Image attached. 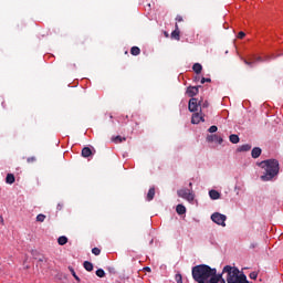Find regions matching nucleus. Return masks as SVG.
Masks as SVG:
<instances>
[{
    "label": "nucleus",
    "mask_w": 283,
    "mask_h": 283,
    "mask_svg": "<svg viewBox=\"0 0 283 283\" xmlns=\"http://www.w3.org/2000/svg\"><path fill=\"white\" fill-rule=\"evenodd\" d=\"M57 242H59L60 247L67 244V237H60L57 239Z\"/></svg>",
    "instance_id": "23"
},
{
    "label": "nucleus",
    "mask_w": 283,
    "mask_h": 283,
    "mask_svg": "<svg viewBox=\"0 0 283 283\" xmlns=\"http://www.w3.org/2000/svg\"><path fill=\"white\" fill-rule=\"evenodd\" d=\"M198 92H199L198 86H190V87H188V90H187V94H188V96H190V97L196 96V94H198Z\"/></svg>",
    "instance_id": "12"
},
{
    "label": "nucleus",
    "mask_w": 283,
    "mask_h": 283,
    "mask_svg": "<svg viewBox=\"0 0 283 283\" xmlns=\"http://www.w3.org/2000/svg\"><path fill=\"white\" fill-rule=\"evenodd\" d=\"M206 83H211V78L202 77L201 78V85H205Z\"/></svg>",
    "instance_id": "31"
},
{
    "label": "nucleus",
    "mask_w": 283,
    "mask_h": 283,
    "mask_svg": "<svg viewBox=\"0 0 283 283\" xmlns=\"http://www.w3.org/2000/svg\"><path fill=\"white\" fill-rule=\"evenodd\" d=\"M263 169L261 180L263 182H271L280 175V161L277 159H266L258 164Z\"/></svg>",
    "instance_id": "2"
},
{
    "label": "nucleus",
    "mask_w": 283,
    "mask_h": 283,
    "mask_svg": "<svg viewBox=\"0 0 283 283\" xmlns=\"http://www.w3.org/2000/svg\"><path fill=\"white\" fill-rule=\"evenodd\" d=\"M252 158H260L262 156V148L260 147H254L251 151Z\"/></svg>",
    "instance_id": "10"
},
{
    "label": "nucleus",
    "mask_w": 283,
    "mask_h": 283,
    "mask_svg": "<svg viewBox=\"0 0 283 283\" xmlns=\"http://www.w3.org/2000/svg\"><path fill=\"white\" fill-rule=\"evenodd\" d=\"M72 275L77 282H81V279L78 277V275H76V272L73 271Z\"/></svg>",
    "instance_id": "34"
},
{
    "label": "nucleus",
    "mask_w": 283,
    "mask_h": 283,
    "mask_svg": "<svg viewBox=\"0 0 283 283\" xmlns=\"http://www.w3.org/2000/svg\"><path fill=\"white\" fill-rule=\"evenodd\" d=\"M154 196H156V188L153 187L148 190L146 200H148V202H151V200H154Z\"/></svg>",
    "instance_id": "13"
},
{
    "label": "nucleus",
    "mask_w": 283,
    "mask_h": 283,
    "mask_svg": "<svg viewBox=\"0 0 283 283\" xmlns=\"http://www.w3.org/2000/svg\"><path fill=\"white\" fill-rule=\"evenodd\" d=\"M250 279L251 280H258V272H251L250 273Z\"/></svg>",
    "instance_id": "30"
},
{
    "label": "nucleus",
    "mask_w": 283,
    "mask_h": 283,
    "mask_svg": "<svg viewBox=\"0 0 283 283\" xmlns=\"http://www.w3.org/2000/svg\"><path fill=\"white\" fill-rule=\"evenodd\" d=\"M264 59L259 55H251L248 60H244L245 65H250V67H255L258 63H264Z\"/></svg>",
    "instance_id": "6"
},
{
    "label": "nucleus",
    "mask_w": 283,
    "mask_h": 283,
    "mask_svg": "<svg viewBox=\"0 0 283 283\" xmlns=\"http://www.w3.org/2000/svg\"><path fill=\"white\" fill-rule=\"evenodd\" d=\"M175 280L177 283H182V275L181 274H176Z\"/></svg>",
    "instance_id": "29"
},
{
    "label": "nucleus",
    "mask_w": 283,
    "mask_h": 283,
    "mask_svg": "<svg viewBox=\"0 0 283 283\" xmlns=\"http://www.w3.org/2000/svg\"><path fill=\"white\" fill-rule=\"evenodd\" d=\"M211 220L216 224H219V227H227V216L220 213V212H214L211 214Z\"/></svg>",
    "instance_id": "5"
},
{
    "label": "nucleus",
    "mask_w": 283,
    "mask_h": 283,
    "mask_svg": "<svg viewBox=\"0 0 283 283\" xmlns=\"http://www.w3.org/2000/svg\"><path fill=\"white\" fill-rule=\"evenodd\" d=\"M191 123H192V125H198L199 123H205V117H202V114H200V113H195V114H192Z\"/></svg>",
    "instance_id": "9"
},
{
    "label": "nucleus",
    "mask_w": 283,
    "mask_h": 283,
    "mask_svg": "<svg viewBox=\"0 0 283 283\" xmlns=\"http://www.w3.org/2000/svg\"><path fill=\"white\" fill-rule=\"evenodd\" d=\"M192 70L196 74H200V72H202V64L200 63H195L192 66Z\"/></svg>",
    "instance_id": "18"
},
{
    "label": "nucleus",
    "mask_w": 283,
    "mask_h": 283,
    "mask_svg": "<svg viewBox=\"0 0 283 283\" xmlns=\"http://www.w3.org/2000/svg\"><path fill=\"white\" fill-rule=\"evenodd\" d=\"M144 271H146L147 273H151V268L146 266V268H144Z\"/></svg>",
    "instance_id": "35"
},
{
    "label": "nucleus",
    "mask_w": 283,
    "mask_h": 283,
    "mask_svg": "<svg viewBox=\"0 0 283 283\" xmlns=\"http://www.w3.org/2000/svg\"><path fill=\"white\" fill-rule=\"evenodd\" d=\"M82 156L83 158H90L92 156V149H90V147H84L82 149Z\"/></svg>",
    "instance_id": "14"
},
{
    "label": "nucleus",
    "mask_w": 283,
    "mask_h": 283,
    "mask_svg": "<svg viewBox=\"0 0 283 283\" xmlns=\"http://www.w3.org/2000/svg\"><path fill=\"white\" fill-rule=\"evenodd\" d=\"M240 273V270L235 266L226 265L222 270V275H227L228 283H235L233 279Z\"/></svg>",
    "instance_id": "4"
},
{
    "label": "nucleus",
    "mask_w": 283,
    "mask_h": 283,
    "mask_svg": "<svg viewBox=\"0 0 283 283\" xmlns=\"http://www.w3.org/2000/svg\"><path fill=\"white\" fill-rule=\"evenodd\" d=\"M36 222H45V214H43V213L38 214Z\"/></svg>",
    "instance_id": "25"
},
{
    "label": "nucleus",
    "mask_w": 283,
    "mask_h": 283,
    "mask_svg": "<svg viewBox=\"0 0 283 283\" xmlns=\"http://www.w3.org/2000/svg\"><path fill=\"white\" fill-rule=\"evenodd\" d=\"M115 143H123V137L122 136H117L114 139Z\"/></svg>",
    "instance_id": "32"
},
{
    "label": "nucleus",
    "mask_w": 283,
    "mask_h": 283,
    "mask_svg": "<svg viewBox=\"0 0 283 283\" xmlns=\"http://www.w3.org/2000/svg\"><path fill=\"white\" fill-rule=\"evenodd\" d=\"M206 140L207 143H218V145H222V143H224V139L222 138V136L218 134L208 135L206 137Z\"/></svg>",
    "instance_id": "7"
},
{
    "label": "nucleus",
    "mask_w": 283,
    "mask_h": 283,
    "mask_svg": "<svg viewBox=\"0 0 283 283\" xmlns=\"http://www.w3.org/2000/svg\"><path fill=\"white\" fill-rule=\"evenodd\" d=\"M198 107H200V102H198V98L196 97L190 98L188 104L189 112H198Z\"/></svg>",
    "instance_id": "8"
},
{
    "label": "nucleus",
    "mask_w": 283,
    "mask_h": 283,
    "mask_svg": "<svg viewBox=\"0 0 283 283\" xmlns=\"http://www.w3.org/2000/svg\"><path fill=\"white\" fill-rule=\"evenodd\" d=\"M6 182L8 185H14V175L8 174L7 177H6Z\"/></svg>",
    "instance_id": "20"
},
{
    "label": "nucleus",
    "mask_w": 283,
    "mask_h": 283,
    "mask_svg": "<svg viewBox=\"0 0 283 283\" xmlns=\"http://www.w3.org/2000/svg\"><path fill=\"white\" fill-rule=\"evenodd\" d=\"M238 151H251V145L245 144L238 148Z\"/></svg>",
    "instance_id": "21"
},
{
    "label": "nucleus",
    "mask_w": 283,
    "mask_h": 283,
    "mask_svg": "<svg viewBox=\"0 0 283 283\" xmlns=\"http://www.w3.org/2000/svg\"><path fill=\"white\" fill-rule=\"evenodd\" d=\"M208 132H209L210 134H216V132H218V126H216V125L211 126V127L208 129Z\"/></svg>",
    "instance_id": "27"
},
{
    "label": "nucleus",
    "mask_w": 283,
    "mask_h": 283,
    "mask_svg": "<svg viewBox=\"0 0 283 283\" xmlns=\"http://www.w3.org/2000/svg\"><path fill=\"white\" fill-rule=\"evenodd\" d=\"M176 21H178L179 23L182 22L181 15H177V17H176Z\"/></svg>",
    "instance_id": "36"
},
{
    "label": "nucleus",
    "mask_w": 283,
    "mask_h": 283,
    "mask_svg": "<svg viewBox=\"0 0 283 283\" xmlns=\"http://www.w3.org/2000/svg\"><path fill=\"white\" fill-rule=\"evenodd\" d=\"M192 279L198 283H227L222 274H218L216 268L200 264L192 268Z\"/></svg>",
    "instance_id": "1"
},
{
    "label": "nucleus",
    "mask_w": 283,
    "mask_h": 283,
    "mask_svg": "<svg viewBox=\"0 0 283 283\" xmlns=\"http://www.w3.org/2000/svg\"><path fill=\"white\" fill-rule=\"evenodd\" d=\"M130 54H133V56H138V54H140V49L138 46H133L130 49Z\"/></svg>",
    "instance_id": "22"
},
{
    "label": "nucleus",
    "mask_w": 283,
    "mask_h": 283,
    "mask_svg": "<svg viewBox=\"0 0 283 283\" xmlns=\"http://www.w3.org/2000/svg\"><path fill=\"white\" fill-rule=\"evenodd\" d=\"M190 188H181L177 191V196L179 198H182L184 200H187V202H193L196 199V195L193 193L192 184H189Z\"/></svg>",
    "instance_id": "3"
},
{
    "label": "nucleus",
    "mask_w": 283,
    "mask_h": 283,
    "mask_svg": "<svg viewBox=\"0 0 283 283\" xmlns=\"http://www.w3.org/2000/svg\"><path fill=\"white\" fill-rule=\"evenodd\" d=\"M63 206H61V203L57 205V209H62Z\"/></svg>",
    "instance_id": "37"
},
{
    "label": "nucleus",
    "mask_w": 283,
    "mask_h": 283,
    "mask_svg": "<svg viewBox=\"0 0 283 283\" xmlns=\"http://www.w3.org/2000/svg\"><path fill=\"white\" fill-rule=\"evenodd\" d=\"M244 36H247V34L244 32H239L238 34V39H244Z\"/></svg>",
    "instance_id": "33"
},
{
    "label": "nucleus",
    "mask_w": 283,
    "mask_h": 283,
    "mask_svg": "<svg viewBox=\"0 0 283 283\" xmlns=\"http://www.w3.org/2000/svg\"><path fill=\"white\" fill-rule=\"evenodd\" d=\"M31 160H34V158H31Z\"/></svg>",
    "instance_id": "38"
},
{
    "label": "nucleus",
    "mask_w": 283,
    "mask_h": 283,
    "mask_svg": "<svg viewBox=\"0 0 283 283\" xmlns=\"http://www.w3.org/2000/svg\"><path fill=\"white\" fill-rule=\"evenodd\" d=\"M209 196H210L211 200H219L220 192H218L217 190H210Z\"/></svg>",
    "instance_id": "17"
},
{
    "label": "nucleus",
    "mask_w": 283,
    "mask_h": 283,
    "mask_svg": "<svg viewBox=\"0 0 283 283\" xmlns=\"http://www.w3.org/2000/svg\"><path fill=\"white\" fill-rule=\"evenodd\" d=\"M84 269H85V271H94V264H92V262H90V261H85L84 262Z\"/></svg>",
    "instance_id": "19"
},
{
    "label": "nucleus",
    "mask_w": 283,
    "mask_h": 283,
    "mask_svg": "<svg viewBox=\"0 0 283 283\" xmlns=\"http://www.w3.org/2000/svg\"><path fill=\"white\" fill-rule=\"evenodd\" d=\"M199 107L200 109H207V107H209V102H199Z\"/></svg>",
    "instance_id": "24"
},
{
    "label": "nucleus",
    "mask_w": 283,
    "mask_h": 283,
    "mask_svg": "<svg viewBox=\"0 0 283 283\" xmlns=\"http://www.w3.org/2000/svg\"><path fill=\"white\" fill-rule=\"evenodd\" d=\"M171 38L176 39V41H180V29L178 24H176L175 30L171 32Z\"/></svg>",
    "instance_id": "11"
},
{
    "label": "nucleus",
    "mask_w": 283,
    "mask_h": 283,
    "mask_svg": "<svg viewBox=\"0 0 283 283\" xmlns=\"http://www.w3.org/2000/svg\"><path fill=\"white\" fill-rule=\"evenodd\" d=\"M92 253H93V255H101V249H98V248H93V249H92Z\"/></svg>",
    "instance_id": "28"
},
{
    "label": "nucleus",
    "mask_w": 283,
    "mask_h": 283,
    "mask_svg": "<svg viewBox=\"0 0 283 283\" xmlns=\"http://www.w3.org/2000/svg\"><path fill=\"white\" fill-rule=\"evenodd\" d=\"M176 211L179 216H185V213H187V208L182 205H178Z\"/></svg>",
    "instance_id": "16"
},
{
    "label": "nucleus",
    "mask_w": 283,
    "mask_h": 283,
    "mask_svg": "<svg viewBox=\"0 0 283 283\" xmlns=\"http://www.w3.org/2000/svg\"><path fill=\"white\" fill-rule=\"evenodd\" d=\"M96 275H97V277H103V276L105 275V270L98 269V270L96 271Z\"/></svg>",
    "instance_id": "26"
},
{
    "label": "nucleus",
    "mask_w": 283,
    "mask_h": 283,
    "mask_svg": "<svg viewBox=\"0 0 283 283\" xmlns=\"http://www.w3.org/2000/svg\"><path fill=\"white\" fill-rule=\"evenodd\" d=\"M229 140L232 143V145H238V143H240V137L235 134H232L229 136Z\"/></svg>",
    "instance_id": "15"
}]
</instances>
